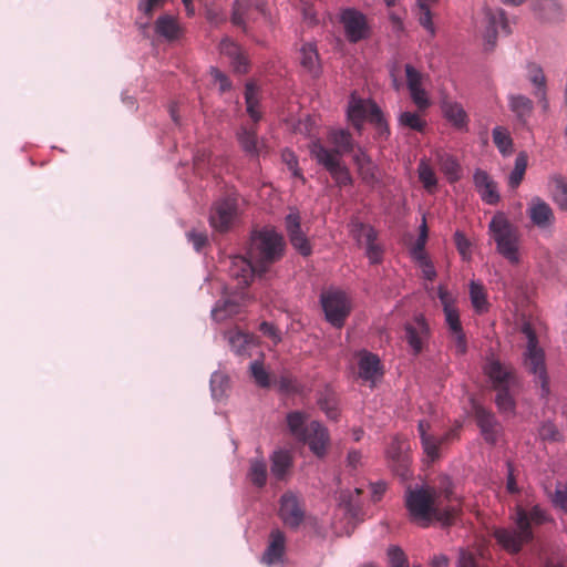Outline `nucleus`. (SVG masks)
Segmentation results:
<instances>
[{"instance_id":"7ed1b4c3","label":"nucleus","mask_w":567,"mask_h":567,"mask_svg":"<svg viewBox=\"0 0 567 567\" xmlns=\"http://www.w3.org/2000/svg\"><path fill=\"white\" fill-rule=\"evenodd\" d=\"M512 518L515 528H498L494 532L497 543L511 554L518 553L526 543L533 539V525L539 526L549 519L548 514L539 505H534L529 511L517 505Z\"/></svg>"},{"instance_id":"37998d69","label":"nucleus","mask_w":567,"mask_h":567,"mask_svg":"<svg viewBox=\"0 0 567 567\" xmlns=\"http://www.w3.org/2000/svg\"><path fill=\"white\" fill-rule=\"evenodd\" d=\"M514 386L494 389L496 391L495 404L501 413H513L515 411V399L512 393Z\"/></svg>"},{"instance_id":"4c0bfd02","label":"nucleus","mask_w":567,"mask_h":567,"mask_svg":"<svg viewBox=\"0 0 567 567\" xmlns=\"http://www.w3.org/2000/svg\"><path fill=\"white\" fill-rule=\"evenodd\" d=\"M307 416L305 413L299 411L290 412L287 415V425L290 433L295 439L300 441L301 439H306V433L309 429V424H306Z\"/></svg>"},{"instance_id":"dca6fc26","label":"nucleus","mask_w":567,"mask_h":567,"mask_svg":"<svg viewBox=\"0 0 567 567\" xmlns=\"http://www.w3.org/2000/svg\"><path fill=\"white\" fill-rule=\"evenodd\" d=\"M484 23H485L484 39L491 49H493L496 43L499 29L502 31H504L506 34L511 33L508 22L505 17V11L503 9L485 8L484 9Z\"/></svg>"},{"instance_id":"09e8293b","label":"nucleus","mask_w":567,"mask_h":567,"mask_svg":"<svg viewBox=\"0 0 567 567\" xmlns=\"http://www.w3.org/2000/svg\"><path fill=\"white\" fill-rule=\"evenodd\" d=\"M239 312V306L235 301L227 299L223 302L217 303L213 309L212 315L216 321H223L228 316H233Z\"/></svg>"},{"instance_id":"9d476101","label":"nucleus","mask_w":567,"mask_h":567,"mask_svg":"<svg viewBox=\"0 0 567 567\" xmlns=\"http://www.w3.org/2000/svg\"><path fill=\"white\" fill-rule=\"evenodd\" d=\"M340 22L350 43H358L370 38L371 28L365 14L353 8L343 9L340 13Z\"/></svg>"},{"instance_id":"4be33fe9","label":"nucleus","mask_w":567,"mask_h":567,"mask_svg":"<svg viewBox=\"0 0 567 567\" xmlns=\"http://www.w3.org/2000/svg\"><path fill=\"white\" fill-rule=\"evenodd\" d=\"M359 377L364 381L374 382L377 378L383 374L379 357L367 350L357 353Z\"/></svg>"},{"instance_id":"423d86ee","label":"nucleus","mask_w":567,"mask_h":567,"mask_svg":"<svg viewBox=\"0 0 567 567\" xmlns=\"http://www.w3.org/2000/svg\"><path fill=\"white\" fill-rule=\"evenodd\" d=\"M348 117L360 132L364 121L370 122L379 131L380 136L389 135V126L380 107L370 99H361L351 94L348 105Z\"/></svg>"},{"instance_id":"b1692460","label":"nucleus","mask_w":567,"mask_h":567,"mask_svg":"<svg viewBox=\"0 0 567 567\" xmlns=\"http://www.w3.org/2000/svg\"><path fill=\"white\" fill-rule=\"evenodd\" d=\"M353 163L355 164L358 174L364 184L373 186L379 182L377 174L378 167L365 150L360 146L357 148L353 154Z\"/></svg>"},{"instance_id":"6e6d98bb","label":"nucleus","mask_w":567,"mask_h":567,"mask_svg":"<svg viewBox=\"0 0 567 567\" xmlns=\"http://www.w3.org/2000/svg\"><path fill=\"white\" fill-rule=\"evenodd\" d=\"M404 69L409 91L422 87L424 75L411 64H405Z\"/></svg>"},{"instance_id":"5fc2aeb1","label":"nucleus","mask_w":567,"mask_h":567,"mask_svg":"<svg viewBox=\"0 0 567 567\" xmlns=\"http://www.w3.org/2000/svg\"><path fill=\"white\" fill-rule=\"evenodd\" d=\"M549 497L555 507L567 513V486L565 484L558 482L555 492Z\"/></svg>"},{"instance_id":"5701e85b","label":"nucleus","mask_w":567,"mask_h":567,"mask_svg":"<svg viewBox=\"0 0 567 567\" xmlns=\"http://www.w3.org/2000/svg\"><path fill=\"white\" fill-rule=\"evenodd\" d=\"M445 322L447 324L451 339L454 342L455 352L460 355L465 354L467 350L466 336L464 333L458 310L452 309L444 311Z\"/></svg>"},{"instance_id":"bb28decb","label":"nucleus","mask_w":567,"mask_h":567,"mask_svg":"<svg viewBox=\"0 0 567 567\" xmlns=\"http://www.w3.org/2000/svg\"><path fill=\"white\" fill-rule=\"evenodd\" d=\"M221 55L227 56L237 73H246L248 71L247 58L244 55L239 45L229 39H224L219 44Z\"/></svg>"},{"instance_id":"f8f14e48","label":"nucleus","mask_w":567,"mask_h":567,"mask_svg":"<svg viewBox=\"0 0 567 567\" xmlns=\"http://www.w3.org/2000/svg\"><path fill=\"white\" fill-rule=\"evenodd\" d=\"M279 517L289 528H298L305 519V507L300 498L288 491L280 497Z\"/></svg>"},{"instance_id":"f3484780","label":"nucleus","mask_w":567,"mask_h":567,"mask_svg":"<svg viewBox=\"0 0 567 567\" xmlns=\"http://www.w3.org/2000/svg\"><path fill=\"white\" fill-rule=\"evenodd\" d=\"M405 340L414 354L423 351L430 338V328L423 316H417L404 327Z\"/></svg>"},{"instance_id":"052dcab7","label":"nucleus","mask_w":567,"mask_h":567,"mask_svg":"<svg viewBox=\"0 0 567 567\" xmlns=\"http://www.w3.org/2000/svg\"><path fill=\"white\" fill-rule=\"evenodd\" d=\"M409 92L412 102L416 105V107L420 111H425L431 105V101L427 96V93L423 87L414 89Z\"/></svg>"},{"instance_id":"3c124183","label":"nucleus","mask_w":567,"mask_h":567,"mask_svg":"<svg viewBox=\"0 0 567 567\" xmlns=\"http://www.w3.org/2000/svg\"><path fill=\"white\" fill-rule=\"evenodd\" d=\"M483 557V551L477 549L472 551L470 549L461 548L456 567H480L478 558Z\"/></svg>"},{"instance_id":"0e129e2a","label":"nucleus","mask_w":567,"mask_h":567,"mask_svg":"<svg viewBox=\"0 0 567 567\" xmlns=\"http://www.w3.org/2000/svg\"><path fill=\"white\" fill-rule=\"evenodd\" d=\"M539 435L543 440L546 441H559L560 440V433L558 432L555 424L547 422L544 423L539 429Z\"/></svg>"},{"instance_id":"13d9d810","label":"nucleus","mask_w":567,"mask_h":567,"mask_svg":"<svg viewBox=\"0 0 567 567\" xmlns=\"http://www.w3.org/2000/svg\"><path fill=\"white\" fill-rule=\"evenodd\" d=\"M272 383L284 393H291L297 390L296 379L288 373H284L279 378H275Z\"/></svg>"},{"instance_id":"de8ad7c7","label":"nucleus","mask_w":567,"mask_h":567,"mask_svg":"<svg viewBox=\"0 0 567 567\" xmlns=\"http://www.w3.org/2000/svg\"><path fill=\"white\" fill-rule=\"evenodd\" d=\"M440 167L451 182L460 178L461 167L453 156L449 154L441 155Z\"/></svg>"},{"instance_id":"72a5a7b5","label":"nucleus","mask_w":567,"mask_h":567,"mask_svg":"<svg viewBox=\"0 0 567 567\" xmlns=\"http://www.w3.org/2000/svg\"><path fill=\"white\" fill-rule=\"evenodd\" d=\"M550 197L561 212H567V181L561 176H555L550 181Z\"/></svg>"},{"instance_id":"1a4fd4ad","label":"nucleus","mask_w":567,"mask_h":567,"mask_svg":"<svg viewBox=\"0 0 567 567\" xmlns=\"http://www.w3.org/2000/svg\"><path fill=\"white\" fill-rule=\"evenodd\" d=\"M238 217V195L229 193L214 203L209 214V223L215 230L227 233L237 223Z\"/></svg>"},{"instance_id":"6e6552de","label":"nucleus","mask_w":567,"mask_h":567,"mask_svg":"<svg viewBox=\"0 0 567 567\" xmlns=\"http://www.w3.org/2000/svg\"><path fill=\"white\" fill-rule=\"evenodd\" d=\"M320 302L327 321L334 328H342L352 309L348 295L340 289H328L321 293Z\"/></svg>"},{"instance_id":"c756f323","label":"nucleus","mask_w":567,"mask_h":567,"mask_svg":"<svg viewBox=\"0 0 567 567\" xmlns=\"http://www.w3.org/2000/svg\"><path fill=\"white\" fill-rule=\"evenodd\" d=\"M240 147L250 156H258L261 153L262 144L258 141L256 126H243L237 133Z\"/></svg>"},{"instance_id":"603ef678","label":"nucleus","mask_w":567,"mask_h":567,"mask_svg":"<svg viewBox=\"0 0 567 567\" xmlns=\"http://www.w3.org/2000/svg\"><path fill=\"white\" fill-rule=\"evenodd\" d=\"M421 442L424 453L431 461H435L440 457V446L444 444L441 437L431 434L424 436Z\"/></svg>"},{"instance_id":"c85d7f7f","label":"nucleus","mask_w":567,"mask_h":567,"mask_svg":"<svg viewBox=\"0 0 567 567\" xmlns=\"http://www.w3.org/2000/svg\"><path fill=\"white\" fill-rule=\"evenodd\" d=\"M508 106L522 125L528 123L534 111V104L530 99L522 94H512L508 96Z\"/></svg>"},{"instance_id":"a19ab883","label":"nucleus","mask_w":567,"mask_h":567,"mask_svg":"<svg viewBox=\"0 0 567 567\" xmlns=\"http://www.w3.org/2000/svg\"><path fill=\"white\" fill-rule=\"evenodd\" d=\"M249 481L257 487H264L267 483V464L264 458H252L249 463Z\"/></svg>"},{"instance_id":"4468645a","label":"nucleus","mask_w":567,"mask_h":567,"mask_svg":"<svg viewBox=\"0 0 567 567\" xmlns=\"http://www.w3.org/2000/svg\"><path fill=\"white\" fill-rule=\"evenodd\" d=\"M264 0H237L234 4L231 22L247 31V24L265 14Z\"/></svg>"},{"instance_id":"6ab92c4d","label":"nucleus","mask_w":567,"mask_h":567,"mask_svg":"<svg viewBox=\"0 0 567 567\" xmlns=\"http://www.w3.org/2000/svg\"><path fill=\"white\" fill-rule=\"evenodd\" d=\"M286 229L292 247L302 256L307 257L312 252V247L300 227V216L292 212L286 217Z\"/></svg>"},{"instance_id":"393cba45","label":"nucleus","mask_w":567,"mask_h":567,"mask_svg":"<svg viewBox=\"0 0 567 567\" xmlns=\"http://www.w3.org/2000/svg\"><path fill=\"white\" fill-rule=\"evenodd\" d=\"M474 185L483 202L495 205L499 202L496 182L483 169L474 173Z\"/></svg>"},{"instance_id":"338daca9","label":"nucleus","mask_w":567,"mask_h":567,"mask_svg":"<svg viewBox=\"0 0 567 567\" xmlns=\"http://www.w3.org/2000/svg\"><path fill=\"white\" fill-rule=\"evenodd\" d=\"M426 239H427V227H426V224L424 221L423 225L421 226L419 238H417V240H416V243L414 245V248H413V256L414 257H419V256H424L425 255L424 247H425V244H426Z\"/></svg>"},{"instance_id":"e2e57ef3","label":"nucleus","mask_w":567,"mask_h":567,"mask_svg":"<svg viewBox=\"0 0 567 567\" xmlns=\"http://www.w3.org/2000/svg\"><path fill=\"white\" fill-rule=\"evenodd\" d=\"M422 268V275L425 279L433 281L436 277V271L433 264L429 260L426 255L414 257Z\"/></svg>"},{"instance_id":"79ce46f5","label":"nucleus","mask_w":567,"mask_h":567,"mask_svg":"<svg viewBox=\"0 0 567 567\" xmlns=\"http://www.w3.org/2000/svg\"><path fill=\"white\" fill-rule=\"evenodd\" d=\"M417 175L423 187L429 193H433L437 186V178L434 169L425 158H422L417 165Z\"/></svg>"},{"instance_id":"f03ea898","label":"nucleus","mask_w":567,"mask_h":567,"mask_svg":"<svg viewBox=\"0 0 567 567\" xmlns=\"http://www.w3.org/2000/svg\"><path fill=\"white\" fill-rule=\"evenodd\" d=\"M326 142L327 144L320 138L312 140L309 144L310 155L330 174L338 187L352 185L353 178L342 159L344 154L354 150L351 133L346 130H330Z\"/></svg>"},{"instance_id":"aec40b11","label":"nucleus","mask_w":567,"mask_h":567,"mask_svg":"<svg viewBox=\"0 0 567 567\" xmlns=\"http://www.w3.org/2000/svg\"><path fill=\"white\" fill-rule=\"evenodd\" d=\"M300 441L307 443L313 454L322 457L327 452L330 437L328 430L321 423L312 421L309 423L306 439Z\"/></svg>"},{"instance_id":"9b49d317","label":"nucleus","mask_w":567,"mask_h":567,"mask_svg":"<svg viewBox=\"0 0 567 567\" xmlns=\"http://www.w3.org/2000/svg\"><path fill=\"white\" fill-rule=\"evenodd\" d=\"M526 214L534 227L540 231L551 233L556 217L551 206L540 197H533L526 209Z\"/></svg>"},{"instance_id":"bf43d9fd","label":"nucleus","mask_w":567,"mask_h":567,"mask_svg":"<svg viewBox=\"0 0 567 567\" xmlns=\"http://www.w3.org/2000/svg\"><path fill=\"white\" fill-rule=\"evenodd\" d=\"M454 244L464 260L471 259V243L462 231L454 234Z\"/></svg>"},{"instance_id":"f257e3e1","label":"nucleus","mask_w":567,"mask_h":567,"mask_svg":"<svg viewBox=\"0 0 567 567\" xmlns=\"http://www.w3.org/2000/svg\"><path fill=\"white\" fill-rule=\"evenodd\" d=\"M284 249V238L274 229L255 231L251 235L248 258L235 257L230 274L238 279L239 285H248L255 274L261 276L270 265L277 262L282 257Z\"/></svg>"},{"instance_id":"58836bf2","label":"nucleus","mask_w":567,"mask_h":567,"mask_svg":"<svg viewBox=\"0 0 567 567\" xmlns=\"http://www.w3.org/2000/svg\"><path fill=\"white\" fill-rule=\"evenodd\" d=\"M527 79L535 85V96L545 101L546 95V78L543 69L536 63H528Z\"/></svg>"},{"instance_id":"a878e982","label":"nucleus","mask_w":567,"mask_h":567,"mask_svg":"<svg viewBox=\"0 0 567 567\" xmlns=\"http://www.w3.org/2000/svg\"><path fill=\"white\" fill-rule=\"evenodd\" d=\"M286 553V536L276 528L270 532L268 546L262 554L261 563L271 566L280 563Z\"/></svg>"},{"instance_id":"39448f33","label":"nucleus","mask_w":567,"mask_h":567,"mask_svg":"<svg viewBox=\"0 0 567 567\" xmlns=\"http://www.w3.org/2000/svg\"><path fill=\"white\" fill-rule=\"evenodd\" d=\"M489 231L496 243L497 252L511 265L520 262L519 233L503 213H497L489 221Z\"/></svg>"},{"instance_id":"e433bc0d","label":"nucleus","mask_w":567,"mask_h":567,"mask_svg":"<svg viewBox=\"0 0 567 567\" xmlns=\"http://www.w3.org/2000/svg\"><path fill=\"white\" fill-rule=\"evenodd\" d=\"M439 0H417L416 1V16L419 23L430 32L431 35L435 34V28L432 21L431 8Z\"/></svg>"},{"instance_id":"c03bdc74","label":"nucleus","mask_w":567,"mask_h":567,"mask_svg":"<svg viewBox=\"0 0 567 567\" xmlns=\"http://www.w3.org/2000/svg\"><path fill=\"white\" fill-rule=\"evenodd\" d=\"M493 142L504 156H508L513 152V140L508 131L503 126H496L493 130Z\"/></svg>"},{"instance_id":"49530a36","label":"nucleus","mask_w":567,"mask_h":567,"mask_svg":"<svg viewBox=\"0 0 567 567\" xmlns=\"http://www.w3.org/2000/svg\"><path fill=\"white\" fill-rule=\"evenodd\" d=\"M527 155L524 152H520L516 159H515V166L512 171L509 178H508V185L512 188L518 187V185L522 183L526 168H527Z\"/></svg>"},{"instance_id":"f704fd0d","label":"nucleus","mask_w":567,"mask_h":567,"mask_svg":"<svg viewBox=\"0 0 567 567\" xmlns=\"http://www.w3.org/2000/svg\"><path fill=\"white\" fill-rule=\"evenodd\" d=\"M233 351L238 355L247 354L248 347L254 342L252 334L243 332L240 330H230L226 334Z\"/></svg>"},{"instance_id":"864d4df0","label":"nucleus","mask_w":567,"mask_h":567,"mask_svg":"<svg viewBox=\"0 0 567 567\" xmlns=\"http://www.w3.org/2000/svg\"><path fill=\"white\" fill-rule=\"evenodd\" d=\"M250 372H251V375H252L255 382L260 388H269L270 386V384H271L270 377H269L268 372L265 370L261 362H259V361L251 362Z\"/></svg>"},{"instance_id":"680f3d73","label":"nucleus","mask_w":567,"mask_h":567,"mask_svg":"<svg viewBox=\"0 0 567 567\" xmlns=\"http://www.w3.org/2000/svg\"><path fill=\"white\" fill-rule=\"evenodd\" d=\"M320 409L326 413L327 417L337 421L339 417V409L331 398H324L319 401Z\"/></svg>"},{"instance_id":"0eeeda50","label":"nucleus","mask_w":567,"mask_h":567,"mask_svg":"<svg viewBox=\"0 0 567 567\" xmlns=\"http://www.w3.org/2000/svg\"><path fill=\"white\" fill-rule=\"evenodd\" d=\"M522 332L527 339V347L524 353V365L536 377L537 382L542 388V395L544 396L549 392L544 350L538 347L537 336L530 323L525 322L522 327Z\"/></svg>"},{"instance_id":"cd10ccee","label":"nucleus","mask_w":567,"mask_h":567,"mask_svg":"<svg viewBox=\"0 0 567 567\" xmlns=\"http://www.w3.org/2000/svg\"><path fill=\"white\" fill-rule=\"evenodd\" d=\"M441 107L444 117L453 125V127L458 131H467L468 115L460 103L451 100H444Z\"/></svg>"},{"instance_id":"a211bd4d","label":"nucleus","mask_w":567,"mask_h":567,"mask_svg":"<svg viewBox=\"0 0 567 567\" xmlns=\"http://www.w3.org/2000/svg\"><path fill=\"white\" fill-rule=\"evenodd\" d=\"M473 411L483 439L489 444H495L502 426L494 413L480 404H475Z\"/></svg>"},{"instance_id":"473e14b6","label":"nucleus","mask_w":567,"mask_h":567,"mask_svg":"<svg viewBox=\"0 0 567 567\" xmlns=\"http://www.w3.org/2000/svg\"><path fill=\"white\" fill-rule=\"evenodd\" d=\"M246 111L251 120L257 123L261 120V112L259 111V90L252 82H248L245 87Z\"/></svg>"},{"instance_id":"20e7f679","label":"nucleus","mask_w":567,"mask_h":567,"mask_svg":"<svg viewBox=\"0 0 567 567\" xmlns=\"http://www.w3.org/2000/svg\"><path fill=\"white\" fill-rule=\"evenodd\" d=\"M433 488L409 491L405 498L406 508L413 522L427 527L432 519L451 525L458 515L456 505L442 506Z\"/></svg>"},{"instance_id":"2eb2a0df","label":"nucleus","mask_w":567,"mask_h":567,"mask_svg":"<svg viewBox=\"0 0 567 567\" xmlns=\"http://www.w3.org/2000/svg\"><path fill=\"white\" fill-rule=\"evenodd\" d=\"M484 372L492 382L493 389L517 385V378L513 368L494 358L487 360Z\"/></svg>"},{"instance_id":"69168bd1","label":"nucleus","mask_w":567,"mask_h":567,"mask_svg":"<svg viewBox=\"0 0 567 567\" xmlns=\"http://www.w3.org/2000/svg\"><path fill=\"white\" fill-rule=\"evenodd\" d=\"M187 238H188V241L193 244L196 251L202 250L208 241L207 235L203 231H195V230L188 231Z\"/></svg>"},{"instance_id":"c9c22d12","label":"nucleus","mask_w":567,"mask_h":567,"mask_svg":"<svg viewBox=\"0 0 567 567\" xmlns=\"http://www.w3.org/2000/svg\"><path fill=\"white\" fill-rule=\"evenodd\" d=\"M534 11L544 20H557L561 14V8L556 0H534Z\"/></svg>"},{"instance_id":"ea45409f","label":"nucleus","mask_w":567,"mask_h":567,"mask_svg":"<svg viewBox=\"0 0 567 567\" xmlns=\"http://www.w3.org/2000/svg\"><path fill=\"white\" fill-rule=\"evenodd\" d=\"M300 63L301 65L312 74L319 72V55L315 44L306 43L300 49Z\"/></svg>"},{"instance_id":"7c9ffc66","label":"nucleus","mask_w":567,"mask_h":567,"mask_svg":"<svg viewBox=\"0 0 567 567\" xmlns=\"http://www.w3.org/2000/svg\"><path fill=\"white\" fill-rule=\"evenodd\" d=\"M155 32L168 41L179 37L181 28L176 18L169 14L158 17L155 22Z\"/></svg>"},{"instance_id":"ddd939ff","label":"nucleus","mask_w":567,"mask_h":567,"mask_svg":"<svg viewBox=\"0 0 567 567\" xmlns=\"http://www.w3.org/2000/svg\"><path fill=\"white\" fill-rule=\"evenodd\" d=\"M354 236L359 245L365 248V255L371 264H380L383 259V248L377 241L378 231L370 225L359 224L355 227Z\"/></svg>"},{"instance_id":"4d7b16f0","label":"nucleus","mask_w":567,"mask_h":567,"mask_svg":"<svg viewBox=\"0 0 567 567\" xmlns=\"http://www.w3.org/2000/svg\"><path fill=\"white\" fill-rule=\"evenodd\" d=\"M388 556L390 567H409L406 555L399 546H391Z\"/></svg>"},{"instance_id":"a18cd8bd","label":"nucleus","mask_w":567,"mask_h":567,"mask_svg":"<svg viewBox=\"0 0 567 567\" xmlns=\"http://www.w3.org/2000/svg\"><path fill=\"white\" fill-rule=\"evenodd\" d=\"M470 297H471V302L477 312H484L487 310L488 302H487V298H486V291H485L483 285H481L476 281H471Z\"/></svg>"},{"instance_id":"774afa93","label":"nucleus","mask_w":567,"mask_h":567,"mask_svg":"<svg viewBox=\"0 0 567 567\" xmlns=\"http://www.w3.org/2000/svg\"><path fill=\"white\" fill-rule=\"evenodd\" d=\"M437 297L443 306V311L455 309L454 298L444 286H440Z\"/></svg>"},{"instance_id":"2f4dec72","label":"nucleus","mask_w":567,"mask_h":567,"mask_svg":"<svg viewBox=\"0 0 567 567\" xmlns=\"http://www.w3.org/2000/svg\"><path fill=\"white\" fill-rule=\"evenodd\" d=\"M292 466V456L288 451H276L271 456V474L279 481L285 480Z\"/></svg>"},{"instance_id":"412c9836","label":"nucleus","mask_w":567,"mask_h":567,"mask_svg":"<svg viewBox=\"0 0 567 567\" xmlns=\"http://www.w3.org/2000/svg\"><path fill=\"white\" fill-rule=\"evenodd\" d=\"M404 450L405 443L398 437L393 439L386 449V456L392 462L393 471L402 478H406L410 471V458Z\"/></svg>"},{"instance_id":"8fccbe9b","label":"nucleus","mask_w":567,"mask_h":567,"mask_svg":"<svg viewBox=\"0 0 567 567\" xmlns=\"http://www.w3.org/2000/svg\"><path fill=\"white\" fill-rule=\"evenodd\" d=\"M399 123L416 132H423L426 126V122L419 114L409 111L401 113Z\"/></svg>"}]
</instances>
